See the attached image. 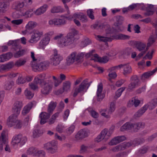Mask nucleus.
Listing matches in <instances>:
<instances>
[{"mask_svg": "<svg viewBox=\"0 0 157 157\" xmlns=\"http://www.w3.org/2000/svg\"><path fill=\"white\" fill-rule=\"evenodd\" d=\"M51 11L52 13H62L64 11V10L60 6H54L51 9Z\"/></svg>", "mask_w": 157, "mask_h": 157, "instance_id": "nucleus-37", "label": "nucleus"}, {"mask_svg": "<svg viewBox=\"0 0 157 157\" xmlns=\"http://www.w3.org/2000/svg\"><path fill=\"white\" fill-rule=\"evenodd\" d=\"M23 21L22 19L13 20L11 21V23L16 25H19L21 24Z\"/></svg>", "mask_w": 157, "mask_h": 157, "instance_id": "nucleus-63", "label": "nucleus"}, {"mask_svg": "<svg viewBox=\"0 0 157 157\" xmlns=\"http://www.w3.org/2000/svg\"><path fill=\"white\" fill-rule=\"evenodd\" d=\"M8 46L12 45V48L15 50L20 49L21 46L19 44L18 40H10L7 43Z\"/></svg>", "mask_w": 157, "mask_h": 157, "instance_id": "nucleus-26", "label": "nucleus"}, {"mask_svg": "<svg viewBox=\"0 0 157 157\" xmlns=\"http://www.w3.org/2000/svg\"><path fill=\"white\" fill-rule=\"evenodd\" d=\"M132 128V124L127 122L122 126L120 130L121 131H124L126 130L130 129Z\"/></svg>", "mask_w": 157, "mask_h": 157, "instance_id": "nucleus-35", "label": "nucleus"}, {"mask_svg": "<svg viewBox=\"0 0 157 157\" xmlns=\"http://www.w3.org/2000/svg\"><path fill=\"white\" fill-rule=\"evenodd\" d=\"M84 55L83 53H77L75 52H71L67 56L66 59V65L70 66L75 62H79L83 58Z\"/></svg>", "mask_w": 157, "mask_h": 157, "instance_id": "nucleus-3", "label": "nucleus"}, {"mask_svg": "<svg viewBox=\"0 0 157 157\" xmlns=\"http://www.w3.org/2000/svg\"><path fill=\"white\" fill-rule=\"evenodd\" d=\"M50 38L48 36H45L40 41L39 44L40 48L44 49V47L47 45L50 41Z\"/></svg>", "mask_w": 157, "mask_h": 157, "instance_id": "nucleus-25", "label": "nucleus"}, {"mask_svg": "<svg viewBox=\"0 0 157 157\" xmlns=\"http://www.w3.org/2000/svg\"><path fill=\"white\" fill-rule=\"evenodd\" d=\"M12 56V54L10 52L3 54L0 55V63H3L8 60Z\"/></svg>", "mask_w": 157, "mask_h": 157, "instance_id": "nucleus-27", "label": "nucleus"}, {"mask_svg": "<svg viewBox=\"0 0 157 157\" xmlns=\"http://www.w3.org/2000/svg\"><path fill=\"white\" fill-rule=\"evenodd\" d=\"M115 109V104L114 102H111L110 105V107L108 112L109 114H111Z\"/></svg>", "mask_w": 157, "mask_h": 157, "instance_id": "nucleus-57", "label": "nucleus"}, {"mask_svg": "<svg viewBox=\"0 0 157 157\" xmlns=\"http://www.w3.org/2000/svg\"><path fill=\"white\" fill-rule=\"evenodd\" d=\"M79 19L83 23L87 22L88 21L86 16L83 13H82Z\"/></svg>", "mask_w": 157, "mask_h": 157, "instance_id": "nucleus-60", "label": "nucleus"}, {"mask_svg": "<svg viewBox=\"0 0 157 157\" xmlns=\"http://www.w3.org/2000/svg\"><path fill=\"white\" fill-rule=\"evenodd\" d=\"M75 128V126L71 125L67 129L66 133L68 136L70 135L73 132Z\"/></svg>", "mask_w": 157, "mask_h": 157, "instance_id": "nucleus-52", "label": "nucleus"}, {"mask_svg": "<svg viewBox=\"0 0 157 157\" xmlns=\"http://www.w3.org/2000/svg\"><path fill=\"white\" fill-rule=\"evenodd\" d=\"M131 82L128 85V90L129 91H132L135 89L138 86L139 82V80L136 75L132 76L131 78Z\"/></svg>", "mask_w": 157, "mask_h": 157, "instance_id": "nucleus-8", "label": "nucleus"}, {"mask_svg": "<svg viewBox=\"0 0 157 157\" xmlns=\"http://www.w3.org/2000/svg\"><path fill=\"white\" fill-rule=\"evenodd\" d=\"M48 7L47 4H44L37 9L34 13L36 15H40L46 11Z\"/></svg>", "mask_w": 157, "mask_h": 157, "instance_id": "nucleus-24", "label": "nucleus"}, {"mask_svg": "<svg viewBox=\"0 0 157 157\" xmlns=\"http://www.w3.org/2000/svg\"><path fill=\"white\" fill-rule=\"evenodd\" d=\"M24 94L27 98L29 99H31L34 96V94L28 89L25 90Z\"/></svg>", "mask_w": 157, "mask_h": 157, "instance_id": "nucleus-47", "label": "nucleus"}, {"mask_svg": "<svg viewBox=\"0 0 157 157\" xmlns=\"http://www.w3.org/2000/svg\"><path fill=\"white\" fill-rule=\"evenodd\" d=\"M33 102L29 103L26 106H25L22 111V113L23 115H25L28 113L30 109L33 106Z\"/></svg>", "mask_w": 157, "mask_h": 157, "instance_id": "nucleus-34", "label": "nucleus"}, {"mask_svg": "<svg viewBox=\"0 0 157 157\" xmlns=\"http://www.w3.org/2000/svg\"><path fill=\"white\" fill-rule=\"evenodd\" d=\"M140 101L136 99L135 98H132L131 100L129 101L128 104V106L129 107H131L133 105L136 107L137 106L140 104Z\"/></svg>", "mask_w": 157, "mask_h": 157, "instance_id": "nucleus-32", "label": "nucleus"}, {"mask_svg": "<svg viewBox=\"0 0 157 157\" xmlns=\"http://www.w3.org/2000/svg\"><path fill=\"white\" fill-rule=\"evenodd\" d=\"M113 40L115 39L119 40H128L130 36L122 33H118L112 36Z\"/></svg>", "mask_w": 157, "mask_h": 157, "instance_id": "nucleus-28", "label": "nucleus"}, {"mask_svg": "<svg viewBox=\"0 0 157 157\" xmlns=\"http://www.w3.org/2000/svg\"><path fill=\"white\" fill-rule=\"evenodd\" d=\"M88 79H86L83 80L78 86L74 87L73 96L76 97L78 93H84L86 92L90 86L92 82H88Z\"/></svg>", "mask_w": 157, "mask_h": 157, "instance_id": "nucleus-2", "label": "nucleus"}, {"mask_svg": "<svg viewBox=\"0 0 157 157\" xmlns=\"http://www.w3.org/2000/svg\"><path fill=\"white\" fill-rule=\"evenodd\" d=\"M155 51V50L154 49H152L150 54H149V52H148L144 57V58H146V57H147L149 59H151L152 58L153 54L154 53Z\"/></svg>", "mask_w": 157, "mask_h": 157, "instance_id": "nucleus-61", "label": "nucleus"}, {"mask_svg": "<svg viewBox=\"0 0 157 157\" xmlns=\"http://www.w3.org/2000/svg\"><path fill=\"white\" fill-rule=\"evenodd\" d=\"M132 145H133L132 142H128L124 143L123 144H120L114 147L112 149V151L114 152H117L122 150H124L128 148Z\"/></svg>", "mask_w": 157, "mask_h": 157, "instance_id": "nucleus-9", "label": "nucleus"}, {"mask_svg": "<svg viewBox=\"0 0 157 157\" xmlns=\"http://www.w3.org/2000/svg\"><path fill=\"white\" fill-rule=\"evenodd\" d=\"M27 8V2L25 1H20L17 2L15 6L14 9L21 12L23 13Z\"/></svg>", "mask_w": 157, "mask_h": 157, "instance_id": "nucleus-12", "label": "nucleus"}, {"mask_svg": "<svg viewBox=\"0 0 157 157\" xmlns=\"http://www.w3.org/2000/svg\"><path fill=\"white\" fill-rule=\"evenodd\" d=\"M14 82L12 80H8L6 81L4 83V89L6 90H10L14 86Z\"/></svg>", "mask_w": 157, "mask_h": 157, "instance_id": "nucleus-22", "label": "nucleus"}, {"mask_svg": "<svg viewBox=\"0 0 157 157\" xmlns=\"http://www.w3.org/2000/svg\"><path fill=\"white\" fill-rule=\"evenodd\" d=\"M20 111L21 110L20 109L18 110V108H17V107L13 105L12 109V111L13 113V114L12 115H16L17 117L18 115L19 114Z\"/></svg>", "mask_w": 157, "mask_h": 157, "instance_id": "nucleus-53", "label": "nucleus"}, {"mask_svg": "<svg viewBox=\"0 0 157 157\" xmlns=\"http://www.w3.org/2000/svg\"><path fill=\"white\" fill-rule=\"evenodd\" d=\"M114 128V127H112L109 130L105 128L101 131V135L104 138V140L106 141L109 138L113 133Z\"/></svg>", "mask_w": 157, "mask_h": 157, "instance_id": "nucleus-11", "label": "nucleus"}, {"mask_svg": "<svg viewBox=\"0 0 157 157\" xmlns=\"http://www.w3.org/2000/svg\"><path fill=\"white\" fill-rule=\"evenodd\" d=\"M147 106H144L143 107L140 109L135 114V116L136 117H140L147 109Z\"/></svg>", "mask_w": 157, "mask_h": 157, "instance_id": "nucleus-39", "label": "nucleus"}, {"mask_svg": "<svg viewBox=\"0 0 157 157\" xmlns=\"http://www.w3.org/2000/svg\"><path fill=\"white\" fill-rule=\"evenodd\" d=\"M36 25V22L33 21L29 22L26 26V30L33 29Z\"/></svg>", "mask_w": 157, "mask_h": 157, "instance_id": "nucleus-44", "label": "nucleus"}, {"mask_svg": "<svg viewBox=\"0 0 157 157\" xmlns=\"http://www.w3.org/2000/svg\"><path fill=\"white\" fill-rule=\"evenodd\" d=\"M109 73L108 76L110 78L109 80L111 81V79H114L117 77V74L113 70H111L110 68L108 70Z\"/></svg>", "mask_w": 157, "mask_h": 157, "instance_id": "nucleus-41", "label": "nucleus"}, {"mask_svg": "<svg viewBox=\"0 0 157 157\" xmlns=\"http://www.w3.org/2000/svg\"><path fill=\"white\" fill-rule=\"evenodd\" d=\"M145 125V124L142 122H139L134 124H132V128L134 131L137 132L140 128H143Z\"/></svg>", "mask_w": 157, "mask_h": 157, "instance_id": "nucleus-31", "label": "nucleus"}, {"mask_svg": "<svg viewBox=\"0 0 157 157\" xmlns=\"http://www.w3.org/2000/svg\"><path fill=\"white\" fill-rule=\"evenodd\" d=\"M14 67L13 62H10L6 64L0 65V72L3 71H8Z\"/></svg>", "mask_w": 157, "mask_h": 157, "instance_id": "nucleus-20", "label": "nucleus"}, {"mask_svg": "<svg viewBox=\"0 0 157 157\" xmlns=\"http://www.w3.org/2000/svg\"><path fill=\"white\" fill-rule=\"evenodd\" d=\"M123 74L124 75H127L131 73L132 69L128 63L123 64Z\"/></svg>", "mask_w": 157, "mask_h": 157, "instance_id": "nucleus-29", "label": "nucleus"}, {"mask_svg": "<svg viewBox=\"0 0 157 157\" xmlns=\"http://www.w3.org/2000/svg\"><path fill=\"white\" fill-rule=\"evenodd\" d=\"M99 41L104 42H111L113 40V39L109 37H105L100 35H98L97 36Z\"/></svg>", "mask_w": 157, "mask_h": 157, "instance_id": "nucleus-40", "label": "nucleus"}, {"mask_svg": "<svg viewBox=\"0 0 157 157\" xmlns=\"http://www.w3.org/2000/svg\"><path fill=\"white\" fill-rule=\"evenodd\" d=\"M27 62L26 59H19L17 60L14 64V66L15 65L17 67H20L24 65Z\"/></svg>", "mask_w": 157, "mask_h": 157, "instance_id": "nucleus-36", "label": "nucleus"}, {"mask_svg": "<svg viewBox=\"0 0 157 157\" xmlns=\"http://www.w3.org/2000/svg\"><path fill=\"white\" fill-rule=\"evenodd\" d=\"M7 124L10 127L14 126L17 129L21 128L22 126L21 122L17 119V116L15 115H11L9 117L7 121Z\"/></svg>", "mask_w": 157, "mask_h": 157, "instance_id": "nucleus-5", "label": "nucleus"}, {"mask_svg": "<svg viewBox=\"0 0 157 157\" xmlns=\"http://www.w3.org/2000/svg\"><path fill=\"white\" fill-rule=\"evenodd\" d=\"M130 43L132 45L135 46L140 51H144L146 47V44L143 42L132 40L130 41Z\"/></svg>", "mask_w": 157, "mask_h": 157, "instance_id": "nucleus-14", "label": "nucleus"}, {"mask_svg": "<svg viewBox=\"0 0 157 157\" xmlns=\"http://www.w3.org/2000/svg\"><path fill=\"white\" fill-rule=\"evenodd\" d=\"M71 83L68 81H66L63 83V89L65 91H67L70 90L71 87Z\"/></svg>", "mask_w": 157, "mask_h": 157, "instance_id": "nucleus-45", "label": "nucleus"}, {"mask_svg": "<svg viewBox=\"0 0 157 157\" xmlns=\"http://www.w3.org/2000/svg\"><path fill=\"white\" fill-rule=\"evenodd\" d=\"M50 113H45L42 112L40 115V117L41 120L40 121V123L41 124H45L47 121V120L49 118L50 115Z\"/></svg>", "mask_w": 157, "mask_h": 157, "instance_id": "nucleus-23", "label": "nucleus"}, {"mask_svg": "<svg viewBox=\"0 0 157 157\" xmlns=\"http://www.w3.org/2000/svg\"><path fill=\"white\" fill-rule=\"evenodd\" d=\"M87 133L85 129H82L79 131L75 136V140L80 141L87 136Z\"/></svg>", "mask_w": 157, "mask_h": 157, "instance_id": "nucleus-13", "label": "nucleus"}, {"mask_svg": "<svg viewBox=\"0 0 157 157\" xmlns=\"http://www.w3.org/2000/svg\"><path fill=\"white\" fill-rule=\"evenodd\" d=\"M16 82L18 84H23L26 82V80L21 76H19Z\"/></svg>", "mask_w": 157, "mask_h": 157, "instance_id": "nucleus-55", "label": "nucleus"}, {"mask_svg": "<svg viewBox=\"0 0 157 157\" xmlns=\"http://www.w3.org/2000/svg\"><path fill=\"white\" fill-rule=\"evenodd\" d=\"M126 139V137L124 136H118L113 138L109 143L110 145H116Z\"/></svg>", "mask_w": 157, "mask_h": 157, "instance_id": "nucleus-16", "label": "nucleus"}, {"mask_svg": "<svg viewBox=\"0 0 157 157\" xmlns=\"http://www.w3.org/2000/svg\"><path fill=\"white\" fill-rule=\"evenodd\" d=\"M57 105V102L51 101L48 105L47 111L48 113L52 114Z\"/></svg>", "mask_w": 157, "mask_h": 157, "instance_id": "nucleus-30", "label": "nucleus"}, {"mask_svg": "<svg viewBox=\"0 0 157 157\" xmlns=\"http://www.w3.org/2000/svg\"><path fill=\"white\" fill-rule=\"evenodd\" d=\"M125 87H121L116 92V96L117 98L119 97L121 95L122 93L125 90Z\"/></svg>", "mask_w": 157, "mask_h": 157, "instance_id": "nucleus-56", "label": "nucleus"}, {"mask_svg": "<svg viewBox=\"0 0 157 157\" xmlns=\"http://www.w3.org/2000/svg\"><path fill=\"white\" fill-rule=\"evenodd\" d=\"M25 51H26L25 49L19 50L14 54V56L16 58L20 57L25 55Z\"/></svg>", "mask_w": 157, "mask_h": 157, "instance_id": "nucleus-42", "label": "nucleus"}, {"mask_svg": "<svg viewBox=\"0 0 157 157\" xmlns=\"http://www.w3.org/2000/svg\"><path fill=\"white\" fill-rule=\"evenodd\" d=\"M48 23L50 25L61 26L64 25L66 22L63 19L55 18L50 20Z\"/></svg>", "mask_w": 157, "mask_h": 157, "instance_id": "nucleus-15", "label": "nucleus"}, {"mask_svg": "<svg viewBox=\"0 0 157 157\" xmlns=\"http://www.w3.org/2000/svg\"><path fill=\"white\" fill-rule=\"evenodd\" d=\"M145 140L143 138H138L135 139L132 142V144L134 146L137 145L144 142Z\"/></svg>", "mask_w": 157, "mask_h": 157, "instance_id": "nucleus-38", "label": "nucleus"}, {"mask_svg": "<svg viewBox=\"0 0 157 157\" xmlns=\"http://www.w3.org/2000/svg\"><path fill=\"white\" fill-rule=\"evenodd\" d=\"M13 105L17 107V108H18V110H19V109L21 110V109L23 106L22 102L19 101H16L14 103Z\"/></svg>", "mask_w": 157, "mask_h": 157, "instance_id": "nucleus-58", "label": "nucleus"}, {"mask_svg": "<svg viewBox=\"0 0 157 157\" xmlns=\"http://www.w3.org/2000/svg\"><path fill=\"white\" fill-rule=\"evenodd\" d=\"M91 43V40L88 39H86L83 41L81 42L80 44V46L82 47L83 48L90 44Z\"/></svg>", "mask_w": 157, "mask_h": 157, "instance_id": "nucleus-51", "label": "nucleus"}, {"mask_svg": "<svg viewBox=\"0 0 157 157\" xmlns=\"http://www.w3.org/2000/svg\"><path fill=\"white\" fill-rule=\"evenodd\" d=\"M44 147L48 152L52 154L56 152L57 150V144L54 141L48 142L44 144Z\"/></svg>", "mask_w": 157, "mask_h": 157, "instance_id": "nucleus-7", "label": "nucleus"}, {"mask_svg": "<svg viewBox=\"0 0 157 157\" xmlns=\"http://www.w3.org/2000/svg\"><path fill=\"white\" fill-rule=\"evenodd\" d=\"M10 4L9 2H0V13H6L9 8Z\"/></svg>", "mask_w": 157, "mask_h": 157, "instance_id": "nucleus-18", "label": "nucleus"}, {"mask_svg": "<svg viewBox=\"0 0 157 157\" xmlns=\"http://www.w3.org/2000/svg\"><path fill=\"white\" fill-rule=\"evenodd\" d=\"M44 86L41 90V94L44 95H46L49 94L52 89V86L51 85L45 83L44 84Z\"/></svg>", "mask_w": 157, "mask_h": 157, "instance_id": "nucleus-19", "label": "nucleus"}, {"mask_svg": "<svg viewBox=\"0 0 157 157\" xmlns=\"http://www.w3.org/2000/svg\"><path fill=\"white\" fill-rule=\"evenodd\" d=\"M31 65L33 71L35 72L41 71L47 69L50 65L48 61H45L39 63H37L35 62H32Z\"/></svg>", "mask_w": 157, "mask_h": 157, "instance_id": "nucleus-4", "label": "nucleus"}, {"mask_svg": "<svg viewBox=\"0 0 157 157\" xmlns=\"http://www.w3.org/2000/svg\"><path fill=\"white\" fill-rule=\"evenodd\" d=\"M42 32H40L38 30H35L32 35L31 38L29 40V42L31 43L36 42L39 40L40 37L43 35Z\"/></svg>", "mask_w": 157, "mask_h": 157, "instance_id": "nucleus-10", "label": "nucleus"}, {"mask_svg": "<svg viewBox=\"0 0 157 157\" xmlns=\"http://www.w3.org/2000/svg\"><path fill=\"white\" fill-rule=\"evenodd\" d=\"M87 15L88 17L91 20L94 19V11L93 9H89L86 11Z\"/></svg>", "mask_w": 157, "mask_h": 157, "instance_id": "nucleus-48", "label": "nucleus"}, {"mask_svg": "<svg viewBox=\"0 0 157 157\" xmlns=\"http://www.w3.org/2000/svg\"><path fill=\"white\" fill-rule=\"evenodd\" d=\"M123 66V64H121L117 66L113 67L110 68L111 69V70H113L114 71H116L117 70L121 69V68H122Z\"/></svg>", "mask_w": 157, "mask_h": 157, "instance_id": "nucleus-62", "label": "nucleus"}, {"mask_svg": "<svg viewBox=\"0 0 157 157\" xmlns=\"http://www.w3.org/2000/svg\"><path fill=\"white\" fill-rule=\"evenodd\" d=\"M37 149L34 147H31L29 148L27 151V154L28 155H32L35 156Z\"/></svg>", "mask_w": 157, "mask_h": 157, "instance_id": "nucleus-43", "label": "nucleus"}, {"mask_svg": "<svg viewBox=\"0 0 157 157\" xmlns=\"http://www.w3.org/2000/svg\"><path fill=\"white\" fill-rule=\"evenodd\" d=\"M102 84L101 83L98 86L97 91V100L98 101H101L105 97V94L102 93Z\"/></svg>", "mask_w": 157, "mask_h": 157, "instance_id": "nucleus-17", "label": "nucleus"}, {"mask_svg": "<svg viewBox=\"0 0 157 157\" xmlns=\"http://www.w3.org/2000/svg\"><path fill=\"white\" fill-rule=\"evenodd\" d=\"M59 115V112H57L52 115L51 118L48 121V124H53L55 122L56 118Z\"/></svg>", "mask_w": 157, "mask_h": 157, "instance_id": "nucleus-46", "label": "nucleus"}, {"mask_svg": "<svg viewBox=\"0 0 157 157\" xmlns=\"http://www.w3.org/2000/svg\"><path fill=\"white\" fill-rule=\"evenodd\" d=\"M105 29L106 34L111 33L112 32L113 30L112 28L108 24H105Z\"/></svg>", "mask_w": 157, "mask_h": 157, "instance_id": "nucleus-59", "label": "nucleus"}, {"mask_svg": "<svg viewBox=\"0 0 157 157\" xmlns=\"http://www.w3.org/2000/svg\"><path fill=\"white\" fill-rule=\"evenodd\" d=\"M63 59V57L58 53L57 51L55 50L53 54L51 56L50 60L53 65L56 66L59 64Z\"/></svg>", "mask_w": 157, "mask_h": 157, "instance_id": "nucleus-6", "label": "nucleus"}, {"mask_svg": "<svg viewBox=\"0 0 157 157\" xmlns=\"http://www.w3.org/2000/svg\"><path fill=\"white\" fill-rule=\"evenodd\" d=\"M33 10V9H29L24 13L23 14V15L26 16L28 17H30L33 14L32 12Z\"/></svg>", "mask_w": 157, "mask_h": 157, "instance_id": "nucleus-54", "label": "nucleus"}, {"mask_svg": "<svg viewBox=\"0 0 157 157\" xmlns=\"http://www.w3.org/2000/svg\"><path fill=\"white\" fill-rule=\"evenodd\" d=\"M83 13H75L73 16H70L68 17H67V18L69 20H71L73 18H78L79 19H80V17L82 15Z\"/></svg>", "mask_w": 157, "mask_h": 157, "instance_id": "nucleus-50", "label": "nucleus"}, {"mask_svg": "<svg viewBox=\"0 0 157 157\" xmlns=\"http://www.w3.org/2000/svg\"><path fill=\"white\" fill-rule=\"evenodd\" d=\"M104 139L102 136L101 134L98 136L95 139L94 141L95 142L98 143L100 142L102 140Z\"/></svg>", "mask_w": 157, "mask_h": 157, "instance_id": "nucleus-64", "label": "nucleus"}, {"mask_svg": "<svg viewBox=\"0 0 157 157\" xmlns=\"http://www.w3.org/2000/svg\"><path fill=\"white\" fill-rule=\"evenodd\" d=\"M21 137L22 136L20 135H16L13 137L12 140V145L15 146L20 143L21 142Z\"/></svg>", "mask_w": 157, "mask_h": 157, "instance_id": "nucleus-33", "label": "nucleus"}, {"mask_svg": "<svg viewBox=\"0 0 157 157\" xmlns=\"http://www.w3.org/2000/svg\"><path fill=\"white\" fill-rule=\"evenodd\" d=\"M78 33V31L74 29H72L71 32L67 36L59 42L60 47H64L72 44L74 41L75 36Z\"/></svg>", "mask_w": 157, "mask_h": 157, "instance_id": "nucleus-1", "label": "nucleus"}, {"mask_svg": "<svg viewBox=\"0 0 157 157\" xmlns=\"http://www.w3.org/2000/svg\"><path fill=\"white\" fill-rule=\"evenodd\" d=\"M157 71V67L152 71H148L144 73L141 77V79L143 81L148 78L154 74Z\"/></svg>", "mask_w": 157, "mask_h": 157, "instance_id": "nucleus-21", "label": "nucleus"}, {"mask_svg": "<svg viewBox=\"0 0 157 157\" xmlns=\"http://www.w3.org/2000/svg\"><path fill=\"white\" fill-rule=\"evenodd\" d=\"M34 82L36 84H39L42 85V84H45L46 82L43 79H41L37 76H36L34 80Z\"/></svg>", "mask_w": 157, "mask_h": 157, "instance_id": "nucleus-49", "label": "nucleus"}]
</instances>
